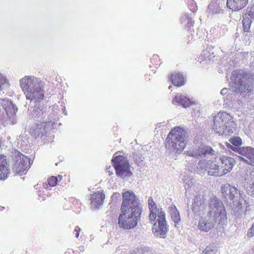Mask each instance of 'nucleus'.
<instances>
[{"mask_svg":"<svg viewBox=\"0 0 254 254\" xmlns=\"http://www.w3.org/2000/svg\"><path fill=\"white\" fill-rule=\"evenodd\" d=\"M123 202L118 217V224L121 228L129 230L135 228L140 219L142 208L139 200L131 191L122 194Z\"/></svg>","mask_w":254,"mask_h":254,"instance_id":"f257e3e1","label":"nucleus"},{"mask_svg":"<svg viewBox=\"0 0 254 254\" xmlns=\"http://www.w3.org/2000/svg\"><path fill=\"white\" fill-rule=\"evenodd\" d=\"M20 86L26 98L34 103H40L44 99L45 89L43 83L34 76H25L19 80Z\"/></svg>","mask_w":254,"mask_h":254,"instance_id":"f03ea898","label":"nucleus"},{"mask_svg":"<svg viewBox=\"0 0 254 254\" xmlns=\"http://www.w3.org/2000/svg\"><path fill=\"white\" fill-rule=\"evenodd\" d=\"M234 118L225 112H220L213 118L212 129L220 135L229 136L236 130Z\"/></svg>","mask_w":254,"mask_h":254,"instance_id":"7ed1b4c3","label":"nucleus"},{"mask_svg":"<svg viewBox=\"0 0 254 254\" xmlns=\"http://www.w3.org/2000/svg\"><path fill=\"white\" fill-rule=\"evenodd\" d=\"M187 132L180 127H175L169 133L166 139V148L171 151L180 153L187 143Z\"/></svg>","mask_w":254,"mask_h":254,"instance_id":"20e7f679","label":"nucleus"},{"mask_svg":"<svg viewBox=\"0 0 254 254\" xmlns=\"http://www.w3.org/2000/svg\"><path fill=\"white\" fill-rule=\"evenodd\" d=\"M215 154L208 157V159H201L198 162L195 171L197 174L203 175L207 171L209 175L221 177L224 173L220 168V161Z\"/></svg>","mask_w":254,"mask_h":254,"instance_id":"39448f33","label":"nucleus"},{"mask_svg":"<svg viewBox=\"0 0 254 254\" xmlns=\"http://www.w3.org/2000/svg\"><path fill=\"white\" fill-rule=\"evenodd\" d=\"M207 215L216 221L217 224L223 225L226 223L227 215L224 205L220 199L215 196L209 199Z\"/></svg>","mask_w":254,"mask_h":254,"instance_id":"423d86ee","label":"nucleus"},{"mask_svg":"<svg viewBox=\"0 0 254 254\" xmlns=\"http://www.w3.org/2000/svg\"><path fill=\"white\" fill-rule=\"evenodd\" d=\"M207 215L216 221L217 224L223 225L226 223L227 215L224 205L220 199L215 196L209 199Z\"/></svg>","mask_w":254,"mask_h":254,"instance_id":"0eeeda50","label":"nucleus"},{"mask_svg":"<svg viewBox=\"0 0 254 254\" xmlns=\"http://www.w3.org/2000/svg\"><path fill=\"white\" fill-rule=\"evenodd\" d=\"M221 190L225 199L232 203L234 208L238 211H244L246 200L241 197L240 191L236 187L227 184L222 185Z\"/></svg>","mask_w":254,"mask_h":254,"instance_id":"6e6552de","label":"nucleus"},{"mask_svg":"<svg viewBox=\"0 0 254 254\" xmlns=\"http://www.w3.org/2000/svg\"><path fill=\"white\" fill-rule=\"evenodd\" d=\"M232 88L236 92L244 94L254 89V80L247 79L236 70L232 72Z\"/></svg>","mask_w":254,"mask_h":254,"instance_id":"1a4fd4ad","label":"nucleus"},{"mask_svg":"<svg viewBox=\"0 0 254 254\" xmlns=\"http://www.w3.org/2000/svg\"><path fill=\"white\" fill-rule=\"evenodd\" d=\"M112 161L118 176L125 179L132 175L129 169V163L125 156L117 155L114 157Z\"/></svg>","mask_w":254,"mask_h":254,"instance_id":"9d476101","label":"nucleus"},{"mask_svg":"<svg viewBox=\"0 0 254 254\" xmlns=\"http://www.w3.org/2000/svg\"><path fill=\"white\" fill-rule=\"evenodd\" d=\"M13 169L20 175L29 168L31 164L29 158L17 150L13 153Z\"/></svg>","mask_w":254,"mask_h":254,"instance_id":"9b49d317","label":"nucleus"},{"mask_svg":"<svg viewBox=\"0 0 254 254\" xmlns=\"http://www.w3.org/2000/svg\"><path fill=\"white\" fill-rule=\"evenodd\" d=\"M215 151L209 146L201 145L199 147H192L185 153L189 156L195 158L208 159V157L214 155Z\"/></svg>","mask_w":254,"mask_h":254,"instance_id":"f8f14e48","label":"nucleus"},{"mask_svg":"<svg viewBox=\"0 0 254 254\" xmlns=\"http://www.w3.org/2000/svg\"><path fill=\"white\" fill-rule=\"evenodd\" d=\"M152 227V232L155 236L164 238L167 232V222L165 212H160Z\"/></svg>","mask_w":254,"mask_h":254,"instance_id":"ddd939ff","label":"nucleus"},{"mask_svg":"<svg viewBox=\"0 0 254 254\" xmlns=\"http://www.w3.org/2000/svg\"><path fill=\"white\" fill-rule=\"evenodd\" d=\"M53 126V122L48 119H46L43 122H41L40 124H36L31 126L29 128V132L32 135L36 138H41L49 127H51Z\"/></svg>","mask_w":254,"mask_h":254,"instance_id":"4468645a","label":"nucleus"},{"mask_svg":"<svg viewBox=\"0 0 254 254\" xmlns=\"http://www.w3.org/2000/svg\"><path fill=\"white\" fill-rule=\"evenodd\" d=\"M35 106L29 110L28 116L30 119H37L38 121H45L46 115V108L44 107L40 103H35Z\"/></svg>","mask_w":254,"mask_h":254,"instance_id":"2eb2a0df","label":"nucleus"},{"mask_svg":"<svg viewBox=\"0 0 254 254\" xmlns=\"http://www.w3.org/2000/svg\"><path fill=\"white\" fill-rule=\"evenodd\" d=\"M205 199L202 193L196 194L192 203V211L197 215L201 214L205 208Z\"/></svg>","mask_w":254,"mask_h":254,"instance_id":"dca6fc26","label":"nucleus"},{"mask_svg":"<svg viewBox=\"0 0 254 254\" xmlns=\"http://www.w3.org/2000/svg\"><path fill=\"white\" fill-rule=\"evenodd\" d=\"M105 195L103 190L98 191L91 194L90 203L92 209H99L103 204Z\"/></svg>","mask_w":254,"mask_h":254,"instance_id":"f3484780","label":"nucleus"},{"mask_svg":"<svg viewBox=\"0 0 254 254\" xmlns=\"http://www.w3.org/2000/svg\"><path fill=\"white\" fill-rule=\"evenodd\" d=\"M220 163H221L220 168L224 172L223 176L230 172L235 164V160L233 158L228 156H222L219 157Z\"/></svg>","mask_w":254,"mask_h":254,"instance_id":"a211bd4d","label":"nucleus"},{"mask_svg":"<svg viewBox=\"0 0 254 254\" xmlns=\"http://www.w3.org/2000/svg\"><path fill=\"white\" fill-rule=\"evenodd\" d=\"M10 173L9 164L6 160V157L3 155H0V180H4L8 177Z\"/></svg>","mask_w":254,"mask_h":254,"instance_id":"6ab92c4d","label":"nucleus"},{"mask_svg":"<svg viewBox=\"0 0 254 254\" xmlns=\"http://www.w3.org/2000/svg\"><path fill=\"white\" fill-rule=\"evenodd\" d=\"M216 224V221L211 219L207 215L205 217L202 218L199 220L198 227L201 231L208 232Z\"/></svg>","mask_w":254,"mask_h":254,"instance_id":"aec40b11","label":"nucleus"},{"mask_svg":"<svg viewBox=\"0 0 254 254\" xmlns=\"http://www.w3.org/2000/svg\"><path fill=\"white\" fill-rule=\"evenodd\" d=\"M235 149L239 154L249 159L250 164L254 166V148L251 146H244L239 147V149Z\"/></svg>","mask_w":254,"mask_h":254,"instance_id":"412c9836","label":"nucleus"},{"mask_svg":"<svg viewBox=\"0 0 254 254\" xmlns=\"http://www.w3.org/2000/svg\"><path fill=\"white\" fill-rule=\"evenodd\" d=\"M0 105L5 111L7 115L13 116L17 111V108L8 98L0 99Z\"/></svg>","mask_w":254,"mask_h":254,"instance_id":"4be33fe9","label":"nucleus"},{"mask_svg":"<svg viewBox=\"0 0 254 254\" xmlns=\"http://www.w3.org/2000/svg\"><path fill=\"white\" fill-rule=\"evenodd\" d=\"M148 203L150 210L149 216V220L151 222L154 221L157 217L159 216L160 212H164L162 208H157L155 202L152 197H149L148 200Z\"/></svg>","mask_w":254,"mask_h":254,"instance_id":"5701e85b","label":"nucleus"},{"mask_svg":"<svg viewBox=\"0 0 254 254\" xmlns=\"http://www.w3.org/2000/svg\"><path fill=\"white\" fill-rule=\"evenodd\" d=\"M254 21V10L251 8L243 15V26L245 32H250L251 25Z\"/></svg>","mask_w":254,"mask_h":254,"instance_id":"b1692460","label":"nucleus"},{"mask_svg":"<svg viewBox=\"0 0 254 254\" xmlns=\"http://www.w3.org/2000/svg\"><path fill=\"white\" fill-rule=\"evenodd\" d=\"M172 103L175 105H179L184 108L189 107L192 104L190 99L181 94L178 93L173 99Z\"/></svg>","mask_w":254,"mask_h":254,"instance_id":"393cba45","label":"nucleus"},{"mask_svg":"<svg viewBox=\"0 0 254 254\" xmlns=\"http://www.w3.org/2000/svg\"><path fill=\"white\" fill-rule=\"evenodd\" d=\"M248 0H227V6L232 10H239L245 7Z\"/></svg>","mask_w":254,"mask_h":254,"instance_id":"a878e982","label":"nucleus"},{"mask_svg":"<svg viewBox=\"0 0 254 254\" xmlns=\"http://www.w3.org/2000/svg\"><path fill=\"white\" fill-rule=\"evenodd\" d=\"M221 94L223 96L224 102L226 105H232L235 99V95L231 89L224 88L221 90Z\"/></svg>","mask_w":254,"mask_h":254,"instance_id":"bb28decb","label":"nucleus"},{"mask_svg":"<svg viewBox=\"0 0 254 254\" xmlns=\"http://www.w3.org/2000/svg\"><path fill=\"white\" fill-rule=\"evenodd\" d=\"M220 0H211L208 6V12L209 14H214L220 13L222 10L220 6Z\"/></svg>","mask_w":254,"mask_h":254,"instance_id":"cd10ccee","label":"nucleus"},{"mask_svg":"<svg viewBox=\"0 0 254 254\" xmlns=\"http://www.w3.org/2000/svg\"><path fill=\"white\" fill-rule=\"evenodd\" d=\"M172 83L176 86H180L185 84V77L182 73H174L170 77Z\"/></svg>","mask_w":254,"mask_h":254,"instance_id":"c85d7f7f","label":"nucleus"},{"mask_svg":"<svg viewBox=\"0 0 254 254\" xmlns=\"http://www.w3.org/2000/svg\"><path fill=\"white\" fill-rule=\"evenodd\" d=\"M168 211L171 215L172 220L175 223H178L179 222H180L181 217L180 213L175 205H170L168 208Z\"/></svg>","mask_w":254,"mask_h":254,"instance_id":"c756f323","label":"nucleus"},{"mask_svg":"<svg viewBox=\"0 0 254 254\" xmlns=\"http://www.w3.org/2000/svg\"><path fill=\"white\" fill-rule=\"evenodd\" d=\"M180 20L182 25L185 27H190L193 24V21L192 19L187 14L183 15Z\"/></svg>","mask_w":254,"mask_h":254,"instance_id":"7c9ffc66","label":"nucleus"},{"mask_svg":"<svg viewBox=\"0 0 254 254\" xmlns=\"http://www.w3.org/2000/svg\"><path fill=\"white\" fill-rule=\"evenodd\" d=\"M153 253L152 249L148 247H141L130 252L131 254H153Z\"/></svg>","mask_w":254,"mask_h":254,"instance_id":"2f4dec72","label":"nucleus"},{"mask_svg":"<svg viewBox=\"0 0 254 254\" xmlns=\"http://www.w3.org/2000/svg\"><path fill=\"white\" fill-rule=\"evenodd\" d=\"M183 183L185 184V187L186 190V192H189V190L191 189L192 187L193 188V183L194 180L192 178L188 177L187 176H184L183 179Z\"/></svg>","mask_w":254,"mask_h":254,"instance_id":"473e14b6","label":"nucleus"},{"mask_svg":"<svg viewBox=\"0 0 254 254\" xmlns=\"http://www.w3.org/2000/svg\"><path fill=\"white\" fill-rule=\"evenodd\" d=\"M63 176L59 175L57 177L51 176L48 179V183L50 187L56 186L58 182L61 181L62 180Z\"/></svg>","mask_w":254,"mask_h":254,"instance_id":"72a5a7b5","label":"nucleus"},{"mask_svg":"<svg viewBox=\"0 0 254 254\" xmlns=\"http://www.w3.org/2000/svg\"><path fill=\"white\" fill-rule=\"evenodd\" d=\"M229 142L235 147H240L243 144L242 139L239 136H233L229 140Z\"/></svg>","mask_w":254,"mask_h":254,"instance_id":"f704fd0d","label":"nucleus"},{"mask_svg":"<svg viewBox=\"0 0 254 254\" xmlns=\"http://www.w3.org/2000/svg\"><path fill=\"white\" fill-rule=\"evenodd\" d=\"M8 86V82L5 76L0 74V90Z\"/></svg>","mask_w":254,"mask_h":254,"instance_id":"c9c22d12","label":"nucleus"},{"mask_svg":"<svg viewBox=\"0 0 254 254\" xmlns=\"http://www.w3.org/2000/svg\"><path fill=\"white\" fill-rule=\"evenodd\" d=\"M214 251L211 246L207 247L202 252V254H214Z\"/></svg>","mask_w":254,"mask_h":254,"instance_id":"e433bc0d","label":"nucleus"},{"mask_svg":"<svg viewBox=\"0 0 254 254\" xmlns=\"http://www.w3.org/2000/svg\"><path fill=\"white\" fill-rule=\"evenodd\" d=\"M200 57L202 60H206L207 58H209V53L207 50H204L201 54Z\"/></svg>","mask_w":254,"mask_h":254,"instance_id":"4c0bfd02","label":"nucleus"},{"mask_svg":"<svg viewBox=\"0 0 254 254\" xmlns=\"http://www.w3.org/2000/svg\"><path fill=\"white\" fill-rule=\"evenodd\" d=\"M254 235V223L247 232V236L249 237H252Z\"/></svg>","mask_w":254,"mask_h":254,"instance_id":"58836bf2","label":"nucleus"},{"mask_svg":"<svg viewBox=\"0 0 254 254\" xmlns=\"http://www.w3.org/2000/svg\"><path fill=\"white\" fill-rule=\"evenodd\" d=\"M225 144H226V146L228 148H230L231 149H232L233 151H234V152H237V151H236L235 149H239V147H235V146H233L232 145V144L231 143H228V142H226L225 143Z\"/></svg>","mask_w":254,"mask_h":254,"instance_id":"ea45409f","label":"nucleus"},{"mask_svg":"<svg viewBox=\"0 0 254 254\" xmlns=\"http://www.w3.org/2000/svg\"><path fill=\"white\" fill-rule=\"evenodd\" d=\"M249 191L251 192V195L254 196V182L250 185Z\"/></svg>","mask_w":254,"mask_h":254,"instance_id":"a19ab883","label":"nucleus"},{"mask_svg":"<svg viewBox=\"0 0 254 254\" xmlns=\"http://www.w3.org/2000/svg\"><path fill=\"white\" fill-rule=\"evenodd\" d=\"M15 114L13 115V116H10V115H7L8 116V118H10V119H12V121H11V124L12 125H14L16 123V118L15 117Z\"/></svg>","mask_w":254,"mask_h":254,"instance_id":"79ce46f5","label":"nucleus"},{"mask_svg":"<svg viewBox=\"0 0 254 254\" xmlns=\"http://www.w3.org/2000/svg\"><path fill=\"white\" fill-rule=\"evenodd\" d=\"M80 231V228L78 226H76L75 227L74 233H75V236L77 238L79 236V232Z\"/></svg>","mask_w":254,"mask_h":254,"instance_id":"37998d69","label":"nucleus"},{"mask_svg":"<svg viewBox=\"0 0 254 254\" xmlns=\"http://www.w3.org/2000/svg\"><path fill=\"white\" fill-rule=\"evenodd\" d=\"M111 169V167H110L107 168V169H106V171H107V172H108L109 173V175L113 174V173L110 171Z\"/></svg>","mask_w":254,"mask_h":254,"instance_id":"c03bdc74","label":"nucleus"},{"mask_svg":"<svg viewBox=\"0 0 254 254\" xmlns=\"http://www.w3.org/2000/svg\"><path fill=\"white\" fill-rule=\"evenodd\" d=\"M130 254V252H126V251H122V252H121L120 254Z\"/></svg>","mask_w":254,"mask_h":254,"instance_id":"a18cd8bd","label":"nucleus"},{"mask_svg":"<svg viewBox=\"0 0 254 254\" xmlns=\"http://www.w3.org/2000/svg\"><path fill=\"white\" fill-rule=\"evenodd\" d=\"M193 7V8H192V9H191V10L193 12H194L196 10V6L194 5Z\"/></svg>","mask_w":254,"mask_h":254,"instance_id":"49530a36","label":"nucleus"},{"mask_svg":"<svg viewBox=\"0 0 254 254\" xmlns=\"http://www.w3.org/2000/svg\"><path fill=\"white\" fill-rule=\"evenodd\" d=\"M84 247H83V246H80V247H79V249L80 251H83L84 250Z\"/></svg>","mask_w":254,"mask_h":254,"instance_id":"de8ad7c7","label":"nucleus"},{"mask_svg":"<svg viewBox=\"0 0 254 254\" xmlns=\"http://www.w3.org/2000/svg\"><path fill=\"white\" fill-rule=\"evenodd\" d=\"M161 125H162V124H161V123H158V124H157V126H156V128H157V127H159V128L161 127Z\"/></svg>","mask_w":254,"mask_h":254,"instance_id":"09e8293b","label":"nucleus"},{"mask_svg":"<svg viewBox=\"0 0 254 254\" xmlns=\"http://www.w3.org/2000/svg\"><path fill=\"white\" fill-rule=\"evenodd\" d=\"M43 188L46 189H47L48 188V185L47 184H43Z\"/></svg>","mask_w":254,"mask_h":254,"instance_id":"8fccbe9b","label":"nucleus"},{"mask_svg":"<svg viewBox=\"0 0 254 254\" xmlns=\"http://www.w3.org/2000/svg\"><path fill=\"white\" fill-rule=\"evenodd\" d=\"M171 87H172V86H170L169 87V89H170Z\"/></svg>","mask_w":254,"mask_h":254,"instance_id":"3c124183","label":"nucleus"},{"mask_svg":"<svg viewBox=\"0 0 254 254\" xmlns=\"http://www.w3.org/2000/svg\"><path fill=\"white\" fill-rule=\"evenodd\" d=\"M117 153H116L115 154H114V156H115V155H117Z\"/></svg>","mask_w":254,"mask_h":254,"instance_id":"603ef678","label":"nucleus"},{"mask_svg":"<svg viewBox=\"0 0 254 254\" xmlns=\"http://www.w3.org/2000/svg\"><path fill=\"white\" fill-rule=\"evenodd\" d=\"M117 153H116L115 154H114V156H115V155H117Z\"/></svg>","mask_w":254,"mask_h":254,"instance_id":"864d4df0","label":"nucleus"},{"mask_svg":"<svg viewBox=\"0 0 254 254\" xmlns=\"http://www.w3.org/2000/svg\"><path fill=\"white\" fill-rule=\"evenodd\" d=\"M117 153H116L115 154H114V156H115V155H117Z\"/></svg>","mask_w":254,"mask_h":254,"instance_id":"5fc2aeb1","label":"nucleus"}]
</instances>
